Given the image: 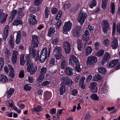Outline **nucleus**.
<instances>
[{
  "label": "nucleus",
  "mask_w": 120,
  "mask_h": 120,
  "mask_svg": "<svg viewBox=\"0 0 120 120\" xmlns=\"http://www.w3.org/2000/svg\"><path fill=\"white\" fill-rule=\"evenodd\" d=\"M86 9L85 8H83L81 10L78 19V21L82 25L84 22L87 17Z\"/></svg>",
  "instance_id": "f257e3e1"
},
{
  "label": "nucleus",
  "mask_w": 120,
  "mask_h": 120,
  "mask_svg": "<svg viewBox=\"0 0 120 120\" xmlns=\"http://www.w3.org/2000/svg\"><path fill=\"white\" fill-rule=\"evenodd\" d=\"M54 54L56 59L59 60L62 56L61 51L62 48L61 47L56 46L54 50Z\"/></svg>",
  "instance_id": "f03ea898"
},
{
  "label": "nucleus",
  "mask_w": 120,
  "mask_h": 120,
  "mask_svg": "<svg viewBox=\"0 0 120 120\" xmlns=\"http://www.w3.org/2000/svg\"><path fill=\"white\" fill-rule=\"evenodd\" d=\"M61 79V81L63 80L61 83L66 86L67 85L71 86L73 84V82L68 77L63 76Z\"/></svg>",
  "instance_id": "7ed1b4c3"
},
{
  "label": "nucleus",
  "mask_w": 120,
  "mask_h": 120,
  "mask_svg": "<svg viewBox=\"0 0 120 120\" xmlns=\"http://www.w3.org/2000/svg\"><path fill=\"white\" fill-rule=\"evenodd\" d=\"M72 24L70 21L65 22L63 27V33L66 34H68L67 32L69 31L71 29Z\"/></svg>",
  "instance_id": "20e7f679"
},
{
  "label": "nucleus",
  "mask_w": 120,
  "mask_h": 120,
  "mask_svg": "<svg viewBox=\"0 0 120 120\" xmlns=\"http://www.w3.org/2000/svg\"><path fill=\"white\" fill-rule=\"evenodd\" d=\"M27 71L30 72V74L31 75L34 74L36 72L37 68L36 66L34 67L33 63L27 64Z\"/></svg>",
  "instance_id": "39448f33"
},
{
  "label": "nucleus",
  "mask_w": 120,
  "mask_h": 120,
  "mask_svg": "<svg viewBox=\"0 0 120 120\" xmlns=\"http://www.w3.org/2000/svg\"><path fill=\"white\" fill-rule=\"evenodd\" d=\"M102 28L103 32L107 34L110 28L109 24L107 21L104 20L103 21Z\"/></svg>",
  "instance_id": "423d86ee"
},
{
  "label": "nucleus",
  "mask_w": 120,
  "mask_h": 120,
  "mask_svg": "<svg viewBox=\"0 0 120 120\" xmlns=\"http://www.w3.org/2000/svg\"><path fill=\"white\" fill-rule=\"evenodd\" d=\"M63 48L66 53L68 54L70 52L71 45L68 41H65L63 44Z\"/></svg>",
  "instance_id": "0eeeda50"
},
{
  "label": "nucleus",
  "mask_w": 120,
  "mask_h": 120,
  "mask_svg": "<svg viewBox=\"0 0 120 120\" xmlns=\"http://www.w3.org/2000/svg\"><path fill=\"white\" fill-rule=\"evenodd\" d=\"M81 27L77 26L72 31V34L75 37H79L81 35Z\"/></svg>",
  "instance_id": "6e6552de"
},
{
  "label": "nucleus",
  "mask_w": 120,
  "mask_h": 120,
  "mask_svg": "<svg viewBox=\"0 0 120 120\" xmlns=\"http://www.w3.org/2000/svg\"><path fill=\"white\" fill-rule=\"evenodd\" d=\"M32 43L31 44L32 47L34 48L38 47L39 44L38 36L35 35H33L32 36Z\"/></svg>",
  "instance_id": "1a4fd4ad"
},
{
  "label": "nucleus",
  "mask_w": 120,
  "mask_h": 120,
  "mask_svg": "<svg viewBox=\"0 0 120 120\" xmlns=\"http://www.w3.org/2000/svg\"><path fill=\"white\" fill-rule=\"evenodd\" d=\"M69 60V64L72 65L73 66H74V63L75 64L79 63L78 58L74 55H71L70 56Z\"/></svg>",
  "instance_id": "9d476101"
},
{
  "label": "nucleus",
  "mask_w": 120,
  "mask_h": 120,
  "mask_svg": "<svg viewBox=\"0 0 120 120\" xmlns=\"http://www.w3.org/2000/svg\"><path fill=\"white\" fill-rule=\"evenodd\" d=\"M97 61V57L95 56H92L88 58L86 61L87 64L88 66H90L94 64Z\"/></svg>",
  "instance_id": "9b49d317"
},
{
  "label": "nucleus",
  "mask_w": 120,
  "mask_h": 120,
  "mask_svg": "<svg viewBox=\"0 0 120 120\" xmlns=\"http://www.w3.org/2000/svg\"><path fill=\"white\" fill-rule=\"evenodd\" d=\"M97 83L96 82H93L89 86V87L91 91L93 92L96 93L97 92Z\"/></svg>",
  "instance_id": "f8f14e48"
},
{
  "label": "nucleus",
  "mask_w": 120,
  "mask_h": 120,
  "mask_svg": "<svg viewBox=\"0 0 120 120\" xmlns=\"http://www.w3.org/2000/svg\"><path fill=\"white\" fill-rule=\"evenodd\" d=\"M111 46L112 49H116L118 47V40L116 38H114Z\"/></svg>",
  "instance_id": "ddd939ff"
},
{
  "label": "nucleus",
  "mask_w": 120,
  "mask_h": 120,
  "mask_svg": "<svg viewBox=\"0 0 120 120\" xmlns=\"http://www.w3.org/2000/svg\"><path fill=\"white\" fill-rule=\"evenodd\" d=\"M29 19H30L29 22L30 24L35 25L37 23L35 16L30 14L29 17Z\"/></svg>",
  "instance_id": "4468645a"
},
{
  "label": "nucleus",
  "mask_w": 120,
  "mask_h": 120,
  "mask_svg": "<svg viewBox=\"0 0 120 120\" xmlns=\"http://www.w3.org/2000/svg\"><path fill=\"white\" fill-rule=\"evenodd\" d=\"M66 74L68 75L71 76L74 74L73 70L69 67H67L65 70Z\"/></svg>",
  "instance_id": "2eb2a0df"
},
{
  "label": "nucleus",
  "mask_w": 120,
  "mask_h": 120,
  "mask_svg": "<svg viewBox=\"0 0 120 120\" xmlns=\"http://www.w3.org/2000/svg\"><path fill=\"white\" fill-rule=\"evenodd\" d=\"M82 39L84 41H88L90 38V34L87 30H86L84 32V34L82 36Z\"/></svg>",
  "instance_id": "dca6fc26"
},
{
  "label": "nucleus",
  "mask_w": 120,
  "mask_h": 120,
  "mask_svg": "<svg viewBox=\"0 0 120 120\" xmlns=\"http://www.w3.org/2000/svg\"><path fill=\"white\" fill-rule=\"evenodd\" d=\"M10 48H9L6 46L5 48L4 54L6 57V59H8L9 57L11 55V53Z\"/></svg>",
  "instance_id": "f3484780"
},
{
  "label": "nucleus",
  "mask_w": 120,
  "mask_h": 120,
  "mask_svg": "<svg viewBox=\"0 0 120 120\" xmlns=\"http://www.w3.org/2000/svg\"><path fill=\"white\" fill-rule=\"evenodd\" d=\"M110 55L107 52H106L104 55L103 59L102 61V63L104 64L106 61H108L110 58Z\"/></svg>",
  "instance_id": "a211bd4d"
},
{
  "label": "nucleus",
  "mask_w": 120,
  "mask_h": 120,
  "mask_svg": "<svg viewBox=\"0 0 120 120\" xmlns=\"http://www.w3.org/2000/svg\"><path fill=\"white\" fill-rule=\"evenodd\" d=\"M24 8V7L22 8H19L18 11V13L17 14V17L20 19L24 15V13L23 12L22 10Z\"/></svg>",
  "instance_id": "6ab92c4d"
},
{
  "label": "nucleus",
  "mask_w": 120,
  "mask_h": 120,
  "mask_svg": "<svg viewBox=\"0 0 120 120\" xmlns=\"http://www.w3.org/2000/svg\"><path fill=\"white\" fill-rule=\"evenodd\" d=\"M55 32V30L53 26L51 27L49 29L48 35L50 37H52L54 34Z\"/></svg>",
  "instance_id": "aec40b11"
},
{
  "label": "nucleus",
  "mask_w": 120,
  "mask_h": 120,
  "mask_svg": "<svg viewBox=\"0 0 120 120\" xmlns=\"http://www.w3.org/2000/svg\"><path fill=\"white\" fill-rule=\"evenodd\" d=\"M8 79L7 77L4 75H0V82L2 83H5L8 81Z\"/></svg>",
  "instance_id": "412c9836"
},
{
  "label": "nucleus",
  "mask_w": 120,
  "mask_h": 120,
  "mask_svg": "<svg viewBox=\"0 0 120 120\" xmlns=\"http://www.w3.org/2000/svg\"><path fill=\"white\" fill-rule=\"evenodd\" d=\"M9 28V26L7 25L5 26L4 29V39L5 40L7 38L8 33V30Z\"/></svg>",
  "instance_id": "4be33fe9"
},
{
  "label": "nucleus",
  "mask_w": 120,
  "mask_h": 120,
  "mask_svg": "<svg viewBox=\"0 0 120 120\" xmlns=\"http://www.w3.org/2000/svg\"><path fill=\"white\" fill-rule=\"evenodd\" d=\"M29 50L30 54L33 57H35L37 54L36 50L34 48H33L31 47L30 48Z\"/></svg>",
  "instance_id": "5701e85b"
},
{
  "label": "nucleus",
  "mask_w": 120,
  "mask_h": 120,
  "mask_svg": "<svg viewBox=\"0 0 120 120\" xmlns=\"http://www.w3.org/2000/svg\"><path fill=\"white\" fill-rule=\"evenodd\" d=\"M60 85L61 86L59 89L60 94V95H62L65 92L66 86H65L62 83H61Z\"/></svg>",
  "instance_id": "b1692460"
},
{
  "label": "nucleus",
  "mask_w": 120,
  "mask_h": 120,
  "mask_svg": "<svg viewBox=\"0 0 120 120\" xmlns=\"http://www.w3.org/2000/svg\"><path fill=\"white\" fill-rule=\"evenodd\" d=\"M5 14L3 13V10L0 9V22L2 23L6 20L4 17Z\"/></svg>",
  "instance_id": "393cba45"
},
{
  "label": "nucleus",
  "mask_w": 120,
  "mask_h": 120,
  "mask_svg": "<svg viewBox=\"0 0 120 120\" xmlns=\"http://www.w3.org/2000/svg\"><path fill=\"white\" fill-rule=\"evenodd\" d=\"M61 68L64 69L65 68L67 64L66 61V58L64 57H62L61 58Z\"/></svg>",
  "instance_id": "a878e982"
},
{
  "label": "nucleus",
  "mask_w": 120,
  "mask_h": 120,
  "mask_svg": "<svg viewBox=\"0 0 120 120\" xmlns=\"http://www.w3.org/2000/svg\"><path fill=\"white\" fill-rule=\"evenodd\" d=\"M77 41L78 50L79 51H81L82 50L81 49L82 47V43L81 40L79 39L77 40Z\"/></svg>",
  "instance_id": "bb28decb"
},
{
  "label": "nucleus",
  "mask_w": 120,
  "mask_h": 120,
  "mask_svg": "<svg viewBox=\"0 0 120 120\" xmlns=\"http://www.w3.org/2000/svg\"><path fill=\"white\" fill-rule=\"evenodd\" d=\"M92 48L90 46H88L86 47L85 52L86 55L87 56L90 54L92 52Z\"/></svg>",
  "instance_id": "cd10ccee"
},
{
  "label": "nucleus",
  "mask_w": 120,
  "mask_h": 120,
  "mask_svg": "<svg viewBox=\"0 0 120 120\" xmlns=\"http://www.w3.org/2000/svg\"><path fill=\"white\" fill-rule=\"evenodd\" d=\"M14 92V89L12 88H10L7 91V97L8 98H10L11 96Z\"/></svg>",
  "instance_id": "c85d7f7f"
},
{
  "label": "nucleus",
  "mask_w": 120,
  "mask_h": 120,
  "mask_svg": "<svg viewBox=\"0 0 120 120\" xmlns=\"http://www.w3.org/2000/svg\"><path fill=\"white\" fill-rule=\"evenodd\" d=\"M98 72L101 74H105L106 71V69L104 67H101L98 68Z\"/></svg>",
  "instance_id": "c756f323"
},
{
  "label": "nucleus",
  "mask_w": 120,
  "mask_h": 120,
  "mask_svg": "<svg viewBox=\"0 0 120 120\" xmlns=\"http://www.w3.org/2000/svg\"><path fill=\"white\" fill-rule=\"evenodd\" d=\"M47 56L41 54L39 58L40 61L41 63H43L47 58Z\"/></svg>",
  "instance_id": "7c9ffc66"
},
{
  "label": "nucleus",
  "mask_w": 120,
  "mask_h": 120,
  "mask_svg": "<svg viewBox=\"0 0 120 120\" xmlns=\"http://www.w3.org/2000/svg\"><path fill=\"white\" fill-rule=\"evenodd\" d=\"M43 0H34V5L38 6L42 3Z\"/></svg>",
  "instance_id": "2f4dec72"
},
{
  "label": "nucleus",
  "mask_w": 120,
  "mask_h": 120,
  "mask_svg": "<svg viewBox=\"0 0 120 120\" xmlns=\"http://www.w3.org/2000/svg\"><path fill=\"white\" fill-rule=\"evenodd\" d=\"M21 32L20 31H18L16 36V42L17 44H19V41L21 37Z\"/></svg>",
  "instance_id": "473e14b6"
},
{
  "label": "nucleus",
  "mask_w": 120,
  "mask_h": 120,
  "mask_svg": "<svg viewBox=\"0 0 120 120\" xmlns=\"http://www.w3.org/2000/svg\"><path fill=\"white\" fill-rule=\"evenodd\" d=\"M41 54L46 56H47V48L46 47H44L43 48L41 53Z\"/></svg>",
  "instance_id": "72a5a7b5"
},
{
  "label": "nucleus",
  "mask_w": 120,
  "mask_h": 120,
  "mask_svg": "<svg viewBox=\"0 0 120 120\" xmlns=\"http://www.w3.org/2000/svg\"><path fill=\"white\" fill-rule=\"evenodd\" d=\"M49 12V10L47 7H46L45 10V18H48Z\"/></svg>",
  "instance_id": "f704fd0d"
},
{
  "label": "nucleus",
  "mask_w": 120,
  "mask_h": 120,
  "mask_svg": "<svg viewBox=\"0 0 120 120\" xmlns=\"http://www.w3.org/2000/svg\"><path fill=\"white\" fill-rule=\"evenodd\" d=\"M25 61L24 60V57L23 55H22L20 58V63L21 65H23L25 63Z\"/></svg>",
  "instance_id": "c9c22d12"
},
{
  "label": "nucleus",
  "mask_w": 120,
  "mask_h": 120,
  "mask_svg": "<svg viewBox=\"0 0 120 120\" xmlns=\"http://www.w3.org/2000/svg\"><path fill=\"white\" fill-rule=\"evenodd\" d=\"M22 24V22L20 20L16 19L15 20L13 23V25H15L17 26L19 24Z\"/></svg>",
  "instance_id": "e433bc0d"
},
{
  "label": "nucleus",
  "mask_w": 120,
  "mask_h": 120,
  "mask_svg": "<svg viewBox=\"0 0 120 120\" xmlns=\"http://www.w3.org/2000/svg\"><path fill=\"white\" fill-rule=\"evenodd\" d=\"M111 12L112 14L114 13L115 10V4L114 3H112L110 5Z\"/></svg>",
  "instance_id": "4c0bfd02"
},
{
  "label": "nucleus",
  "mask_w": 120,
  "mask_h": 120,
  "mask_svg": "<svg viewBox=\"0 0 120 120\" xmlns=\"http://www.w3.org/2000/svg\"><path fill=\"white\" fill-rule=\"evenodd\" d=\"M94 77L93 79L95 81H101L102 79V78L100 75L99 74L94 76Z\"/></svg>",
  "instance_id": "58836bf2"
},
{
  "label": "nucleus",
  "mask_w": 120,
  "mask_h": 120,
  "mask_svg": "<svg viewBox=\"0 0 120 120\" xmlns=\"http://www.w3.org/2000/svg\"><path fill=\"white\" fill-rule=\"evenodd\" d=\"M4 64V59L3 57L0 58V71L2 69Z\"/></svg>",
  "instance_id": "ea45409f"
},
{
  "label": "nucleus",
  "mask_w": 120,
  "mask_h": 120,
  "mask_svg": "<svg viewBox=\"0 0 120 120\" xmlns=\"http://www.w3.org/2000/svg\"><path fill=\"white\" fill-rule=\"evenodd\" d=\"M104 53V50L103 49H101L100 51L98 52L96 55L98 56H102Z\"/></svg>",
  "instance_id": "a19ab883"
},
{
  "label": "nucleus",
  "mask_w": 120,
  "mask_h": 120,
  "mask_svg": "<svg viewBox=\"0 0 120 120\" xmlns=\"http://www.w3.org/2000/svg\"><path fill=\"white\" fill-rule=\"evenodd\" d=\"M76 66L75 68L76 70L78 72H79L81 70V69L80 68V63H79L78 64H75Z\"/></svg>",
  "instance_id": "79ce46f5"
},
{
  "label": "nucleus",
  "mask_w": 120,
  "mask_h": 120,
  "mask_svg": "<svg viewBox=\"0 0 120 120\" xmlns=\"http://www.w3.org/2000/svg\"><path fill=\"white\" fill-rule=\"evenodd\" d=\"M94 48L96 50H98L100 48V43L98 42H95L94 43Z\"/></svg>",
  "instance_id": "37998d69"
},
{
  "label": "nucleus",
  "mask_w": 120,
  "mask_h": 120,
  "mask_svg": "<svg viewBox=\"0 0 120 120\" xmlns=\"http://www.w3.org/2000/svg\"><path fill=\"white\" fill-rule=\"evenodd\" d=\"M91 98L92 99L94 100L98 101L99 100V97L96 94H92L91 96Z\"/></svg>",
  "instance_id": "c03bdc74"
},
{
  "label": "nucleus",
  "mask_w": 120,
  "mask_h": 120,
  "mask_svg": "<svg viewBox=\"0 0 120 120\" xmlns=\"http://www.w3.org/2000/svg\"><path fill=\"white\" fill-rule=\"evenodd\" d=\"M107 0H102V8L105 9L106 7V3L107 2Z\"/></svg>",
  "instance_id": "a18cd8bd"
},
{
  "label": "nucleus",
  "mask_w": 120,
  "mask_h": 120,
  "mask_svg": "<svg viewBox=\"0 0 120 120\" xmlns=\"http://www.w3.org/2000/svg\"><path fill=\"white\" fill-rule=\"evenodd\" d=\"M24 89L25 90L29 91L31 90V87L29 84H26L24 86Z\"/></svg>",
  "instance_id": "49530a36"
},
{
  "label": "nucleus",
  "mask_w": 120,
  "mask_h": 120,
  "mask_svg": "<svg viewBox=\"0 0 120 120\" xmlns=\"http://www.w3.org/2000/svg\"><path fill=\"white\" fill-rule=\"evenodd\" d=\"M13 37L12 35L11 36L10 41H9V42L10 45L12 47L14 46V40H13Z\"/></svg>",
  "instance_id": "de8ad7c7"
},
{
  "label": "nucleus",
  "mask_w": 120,
  "mask_h": 120,
  "mask_svg": "<svg viewBox=\"0 0 120 120\" xmlns=\"http://www.w3.org/2000/svg\"><path fill=\"white\" fill-rule=\"evenodd\" d=\"M17 12V11L16 10H14L13 11L11 15V16L12 19L14 18Z\"/></svg>",
  "instance_id": "09e8293b"
},
{
  "label": "nucleus",
  "mask_w": 120,
  "mask_h": 120,
  "mask_svg": "<svg viewBox=\"0 0 120 120\" xmlns=\"http://www.w3.org/2000/svg\"><path fill=\"white\" fill-rule=\"evenodd\" d=\"M52 43L53 45L57 44L59 42V39L57 38H56L52 40Z\"/></svg>",
  "instance_id": "8fccbe9b"
},
{
  "label": "nucleus",
  "mask_w": 120,
  "mask_h": 120,
  "mask_svg": "<svg viewBox=\"0 0 120 120\" xmlns=\"http://www.w3.org/2000/svg\"><path fill=\"white\" fill-rule=\"evenodd\" d=\"M62 24V20H59L57 22L56 24V27L58 29L61 25Z\"/></svg>",
  "instance_id": "3c124183"
},
{
  "label": "nucleus",
  "mask_w": 120,
  "mask_h": 120,
  "mask_svg": "<svg viewBox=\"0 0 120 120\" xmlns=\"http://www.w3.org/2000/svg\"><path fill=\"white\" fill-rule=\"evenodd\" d=\"M62 14V11H59L56 16L55 18L57 20L59 19L61 17Z\"/></svg>",
  "instance_id": "603ef678"
},
{
  "label": "nucleus",
  "mask_w": 120,
  "mask_h": 120,
  "mask_svg": "<svg viewBox=\"0 0 120 120\" xmlns=\"http://www.w3.org/2000/svg\"><path fill=\"white\" fill-rule=\"evenodd\" d=\"M30 57V55L29 54L27 55V57H26V58L27 59L26 63V64L33 63L32 62H31Z\"/></svg>",
  "instance_id": "864d4df0"
},
{
  "label": "nucleus",
  "mask_w": 120,
  "mask_h": 120,
  "mask_svg": "<svg viewBox=\"0 0 120 120\" xmlns=\"http://www.w3.org/2000/svg\"><path fill=\"white\" fill-rule=\"evenodd\" d=\"M96 2L95 0H93L92 3L89 5L90 8H93V6H95L96 5Z\"/></svg>",
  "instance_id": "5fc2aeb1"
},
{
  "label": "nucleus",
  "mask_w": 120,
  "mask_h": 120,
  "mask_svg": "<svg viewBox=\"0 0 120 120\" xmlns=\"http://www.w3.org/2000/svg\"><path fill=\"white\" fill-rule=\"evenodd\" d=\"M51 83V82L50 81H48L46 80L44 82L41 84L42 86L48 85Z\"/></svg>",
  "instance_id": "6e6d98bb"
},
{
  "label": "nucleus",
  "mask_w": 120,
  "mask_h": 120,
  "mask_svg": "<svg viewBox=\"0 0 120 120\" xmlns=\"http://www.w3.org/2000/svg\"><path fill=\"white\" fill-rule=\"evenodd\" d=\"M14 70H10L9 75L12 78H13L14 77L15 74L14 73Z\"/></svg>",
  "instance_id": "4d7b16f0"
},
{
  "label": "nucleus",
  "mask_w": 120,
  "mask_h": 120,
  "mask_svg": "<svg viewBox=\"0 0 120 120\" xmlns=\"http://www.w3.org/2000/svg\"><path fill=\"white\" fill-rule=\"evenodd\" d=\"M88 28L90 32L92 31V32L94 31V28L93 26L89 25L88 26Z\"/></svg>",
  "instance_id": "13d9d810"
},
{
  "label": "nucleus",
  "mask_w": 120,
  "mask_h": 120,
  "mask_svg": "<svg viewBox=\"0 0 120 120\" xmlns=\"http://www.w3.org/2000/svg\"><path fill=\"white\" fill-rule=\"evenodd\" d=\"M7 103V106L9 107H12L13 105V101L12 100H10L8 101Z\"/></svg>",
  "instance_id": "bf43d9fd"
},
{
  "label": "nucleus",
  "mask_w": 120,
  "mask_h": 120,
  "mask_svg": "<svg viewBox=\"0 0 120 120\" xmlns=\"http://www.w3.org/2000/svg\"><path fill=\"white\" fill-rule=\"evenodd\" d=\"M46 71V68L45 67H43L41 69L40 73L41 74H45Z\"/></svg>",
  "instance_id": "052dcab7"
},
{
  "label": "nucleus",
  "mask_w": 120,
  "mask_h": 120,
  "mask_svg": "<svg viewBox=\"0 0 120 120\" xmlns=\"http://www.w3.org/2000/svg\"><path fill=\"white\" fill-rule=\"evenodd\" d=\"M116 30L119 34H120V23H118L116 26Z\"/></svg>",
  "instance_id": "680f3d73"
},
{
  "label": "nucleus",
  "mask_w": 120,
  "mask_h": 120,
  "mask_svg": "<svg viewBox=\"0 0 120 120\" xmlns=\"http://www.w3.org/2000/svg\"><path fill=\"white\" fill-rule=\"evenodd\" d=\"M72 94L74 96H76L78 93V91L76 89H74L71 91Z\"/></svg>",
  "instance_id": "e2e57ef3"
},
{
  "label": "nucleus",
  "mask_w": 120,
  "mask_h": 120,
  "mask_svg": "<svg viewBox=\"0 0 120 120\" xmlns=\"http://www.w3.org/2000/svg\"><path fill=\"white\" fill-rule=\"evenodd\" d=\"M24 71L21 70L19 75V77L21 78H22L24 76Z\"/></svg>",
  "instance_id": "0e129e2a"
},
{
  "label": "nucleus",
  "mask_w": 120,
  "mask_h": 120,
  "mask_svg": "<svg viewBox=\"0 0 120 120\" xmlns=\"http://www.w3.org/2000/svg\"><path fill=\"white\" fill-rule=\"evenodd\" d=\"M58 11V9L56 8H52L51 12L53 14L56 13Z\"/></svg>",
  "instance_id": "69168bd1"
},
{
  "label": "nucleus",
  "mask_w": 120,
  "mask_h": 120,
  "mask_svg": "<svg viewBox=\"0 0 120 120\" xmlns=\"http://www.w3.org/2000/svg\"><path fill=\"white\" fill-rule=\"evenodd\" d=\"M57 71L54 69L52 68L50 70L49 72L52 74H53L56 73Z\"/></svg>",
  "instance_id": "338daca9"
},
{
  "label": "nucleus",
  "mask_w": 120,
  "mask_h": 120,
  "mask_svg": "<svg viewBox=\"0 0 120 120\" xmlns=\"http://www.w3.org/2000/svg\"><path fill=\"white\" fill-rule=\"evenodd\" d=\"M36 112H38L41 111L42 110V107L41 106L38 105L36 108Z\"/></svg>",
  "instance_id": "774afa93"
}]
</instances>
